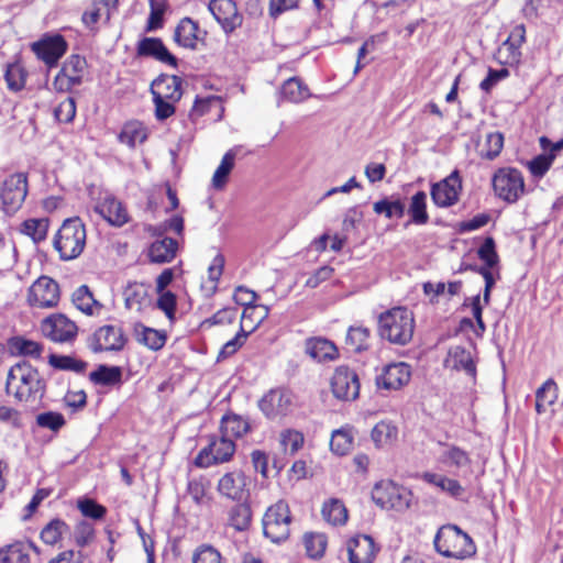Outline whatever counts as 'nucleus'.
Listing matches in <instances>:
<instances>
[{
	"instance_id": "obj_36",
	"label": "nucleus",
	"mask_w": 563,
	"mask_h": 563,
	"mask_svg": "<svg viewBox=\"0 0 563 563\" xmlns=\"http://www.w3.org/2000/svg\"><path fill=\"white\" fill-rule=\"evenodd\" d=\"M268 307L263 305H253L244 308L241 319V325H244L250 334L268 317Z\"/></svg>"
},
{
	"instance_id": "obj_47",
	"label": "nucleus",
	"mask_w": 563,
	"mask_h": 563,
	"mask_svg": "<svg viewBox=\"0 0 563 563\" xmlns=\"http://www.w3.org/2000/svg\"><path fill=\"white\" fill-rule=\"evenodd\" d=\"M48 364L56 369L71 371L75 373H84L87 367L86 362L76 360L69 355L51 354L48 356Z\"/></svg>"
},
{
	"instance_id": "obj_7",
	"label": "nucleus",
	"mask_w": 563,
	"mask_h": 563,
	"mask_svg": "<svg viewBox=\"0 0 563 563\" xmlns=\"http://www.w3.org/2000/svg\"><path fill=\"white\" fill-rule=\"evenodd\" d=\"M291 515L285 500H278L268 507L263 517V530L266 538L275 543L288 539L290 534Z\"/></svg>"
},
{
	"instance_id": "obj_64",
	"label": "nucleus",
	"mask_w": 563,
	"mask_h": 563,
	"mask_svg": "<svg viewBox=\"0 0 563 563\" xmlns=\"http://www.w3.org/2000/svg\"><path fill=\"white\" fill-rule=\"evenodd\" d=\"M78 508L85 517L92 519H102L107 512L106 507L92 499H85L78 503Z\"/></svg>"
},
{
	"instance_id": "obj_28",
	"label": "nucleus",
	"mask_w": 563,
	"mask_h": 563,
	"mask_svg": "<svg viewBox=\"0 0 563 563\" xmlns=\"http://www.w3.org/2000/svg\"><path fill=\"white\" fill-rule=\"evenodd\" d=\"M177 247L178 243L173 238L154 241L148 247L150 262L155 264L170 263L176 256Z\"/></svg>"
},
{
	"instance_id": "obj_41",
	"label": "nucleus",
	"mask_w": 563,
	"mask_h": 563,
	"mask_svg": "<svg viewBox=\"0 0 563 563\" xmlns=\"http://www.w3.org/2000/svg\"><path fill=\"white\" fill-rule=\"evenodd\" d=\"M283 98L290 102H301L309 96L308 87L298 78L294 77L286 80L282 87Z\"/></svg>"
},
{
	"instance_id": "obj_4",
	"label": "nucleus",
	"mask_w": 563,
	"mask_h": 563,
	"mask_svg": "<svg viewBox=\"0 0 563 563\" xmlns=\"http://www.w3.org/2000/svg\"><path fill=\"white\" fill-rule=\"evenodd\" d=\"M434 548L441 555L454 559H466L476 553L472 538L454 525L439 529L434 538Z\"/></svg>"
},
{
	"instance_id": "obj_48",
	"label": "nucleus",
	"mask_w": 563,
	"mask_h": 563,
	"mask_svg": "<svg viewBox=\"0 0 563 563\" xmlns=\"http://www.w3.org/2000/svg\"><path fill=\"white\" fill-rule=\"evenodd\" d=\"M68 530V526L60 519L51 520L41 531V539L44 543L54 545Z\"/></svg>"
},
{
	"instance_id": "obj_61",
	"label": "nucleus",
	"mask_w": 563,
	"mask_h": 563,
	"mask_svg": "<svg viewBox=\"0 0 563 563\" xmlns=\"http://www.w3.org/2000/svg\"><path fill=\"white\" fill-rule=\"evenodd\" d=\"M54 115L59 122L69 123L76 115V102L71 97L62 101L54 110Z\"/></svg>"
},
{
	"instance_id": "obj_29",
	"label": "nucleus",
	"mask_w": 563,
	"mask_h": 563,
	"mask_svg": "<svg viewBox=\"0 0 563 563\" xmlns=\"http://www.w3.org/2000/svg\"><path fill=\"white\" fill-rule=\"evenodd\" d=\"M250 430L251 424L249 419L233 412L222 417L219 429L221 434L231 439L242 438L250 432Z\"/></svg>"
},
{
	"instance_id": "obj_62",
	"label": "nucleus",
	"mask_w": 563,
	"mask_h": 563,
	"mask_svg": "<svg viewBox=\"0 0 563 563\" xmlns=\"http://www.w3.org/2000/svg\"><path fill=\"white\" fill-rule=\"evenodd\" d=\"M159 297L157 299V308L161 309L165 316L170 320H175V313H176V296L172 291L167 290L164 292H158Z\"/></svg>"
},
{
	"instance_id": "obj_38",
	"label": "nucleus",
	"mask_w": 563,
	"mask_h": 563,
	"mask_svg": "<svg viewBox=\"0 0 563 563\" xmlns=\"http://www.w3.org/2000/svg\"><path fill=\"white\" fill-rule=\"evenodd\" d=\"M408 213L412 223L418 225L428 223L429 214L427 212V194L424 191H418L411 197Z\"/></svg>"
},
{
	"instance_id": "obj_15",
	"label": "nucleus",
	"mask_w": 563,
	"mask_h": 563,
	"mask_svg": "<svg viewBox=\"0 0 563 563\" xmlns=\"http://www.w3.org/2000/svg\"><path fill=\"white\" fill-rule=\"evenodd\" d=\"M208 9L227 34L234 32L243 23V15L233 0H211Z\"/></svg>"
},
{
	"instance_id": "obj_17",
	"label": "nucleus",
	"mask_w": 563,
	"mask_h": 563,
	"mask_svg": "<svg viewBox=\"0 0 563 563\" xmlns=\"http://www.w3.org/2000/svg\"><path fill=\"white\" fill-rule=\"evenodd\" d=\"M331 388L335 398L354 400L360 394L358 376L347 366H339L332 376Z\"/></svg>"
},
{
	"instance_id": "obj_6",
	"label": "nucleus",
	"mask_w": 563,
	"mask_h": 563,
	"mask_svg": "<svg viewBox=\"0 0 563 563\" xmlns=\"http://www.w3.org/2000/svg\"><path fill=\"white\" fill-rule=\"evenodd\" d=\"M495 196L507 202H517L526 192L522 173L515 167H500L492 177Z\"/></svg>"
},
{
	"instance_id": "obj_45",
	"label": "nucleus",
	"mask_w": 563,
	"mask_h": 563,
	"mask_svg": "<svg viewBox=\"0 0 563 563\" xmlns=\"http://www.w3.org/2000/svg\"><path fill=\"white\" fill-rule=\"evenodd\" d=\"M49 221L47 218L29 219L21 224V232L29 235L35 243L45 240Z\"/></svg>"
},
{
	"instance_id": "obj_46",
	"label": "nucleus",
	"mask_w": 563,
	"mask_h": 563,
	"mask_svg": "<svg viewBox=\"0 0 563 563\" xmlns=\"http://www.w3.org/2000/svg\"><path fill=\"white\" fill-rule=\"evenodd\" d=\"M27 73L20 63H12L7 65L4 79L8 88L11 91H20L25 86Z\"/></svg>"
},
{
	"instance_id": "obj_58",
	"label": "nucleus",
	"mask_w": 563,
	"mask_h": 563,
	"mask_svg": "<svg viewBox=\"0 0 563 563\" xmlns=\"http://www.w3.org/2000/svg\"><path fill=\"white\" fill-rule=\"evenodd\" d=\"M478 257L485 262L486 267H494L498 264L499 257L496 252L495 240L487 236L477 251Z\"/></svg>"
},
{
	"instance_id": "obj_3",
	"label": "nucleus",
	"mask_w": 563,
	"mask_h": 563,
	"mask_svg": "<svg viewBox=\"0 0 563 563\" xmlns=\"http://www.w3.org/2000/svg\"><path fill=\"white\" fill-rule=\"evenodd\" d=\"M86 227L78 218L66 219L54 236V247L63 261L77 258L86 246Z\"/></svg>"
},
{
	"instance_id": "obj_22",
	"label": "nucleus",
	"mask_w": 563,
	"mask_h": 563,
	"mask_svg": "<svg viewBox=\"0 0 563 563\" xmlns=\"http://www.w3.org/2000/svg\"><path fill=\"white\" fill-rule=\"evenodd\" d=\"M139 57H152L161 63L177 67V58L168 51L159 37H143L136 45Z\"/></svg>"
},
{
	"instance_id": "obj_24",
	"label": "nucleus",
	"mask_w": 563,
	"mask_h": 563,
	"mask_svg": "<svg viewBox=\"0 0 563 563\" xmlns=\"http://www.w3.org/2000/svg\"><path fill=\"white\" fill-rule=\"evenodd\" d=\"M439 444L442 446V451L438 461L443 466L453 468L455 474H460V472L471 467L472 459L467 451L451 443L439 442Z\"/></svg>"
},
{
	"instance_id": "obj_37",
	"label": "nucleus",
	"mask_w": 563,
	"mask_h": 563,
	"mask_svg": "<svg viewBox=\"0 0 563 563\" xmlns=\"http://www.w3.org/2000/svg\"><path fill=\"white\" fill-rule=\"evenodd\" d=\"M89 378L97 385L113 386L121 382L122 369L119 366L100 365L89 374Z\"/></svg>"
},
{
	"instance_id": "obj_53",
	"label": "nucleus",
	"mask_w": 563,
	"mask_h": 563,
	"mask_svg": "<svg viewBox=\"0 0 563 563\" xmlns=\"http://www.w3.org/2000/svg\"><path fill=\"white\" fill-rule=\"evenodd\" d=\"M307 554L312 559L321 558L325 551L327 539L321 533H309L305 536Z\"/></svg>"
},
{
	"instance_id": "obj_59",
	"label": "nucleus",
	"mask_w": 563,
	"mask_h": 563,
	"mask_svg": "<svg viewBox=\"0 0 563 563\" xmlns=\"http://www.w3.org/2000/svg\"><path fill=\"white\" fill-rule=\"evenodd\" d=\"M554 161V154H542L529 162L528 167L534 177H543Z\"/></svg>"
},
{
	"instance_id": "obj_2",
	"label": "nucleus",
	"mask_w": 563,
	"mask_h": 563,
	"mask_svg": "<svg viewBox=\"0 0 563 563\" xmlns=\"http://www.w3.org/2000/svg\"><path fill=\"white\" fill-rule=\"evenodd\" d=\"M415 318L405 307L393 308L378 318V334L391 344L406 345L412 339Z\"/></svg>"
},
{
	"instance_id": "obj_56",
	"label": "nucleus",
	"mask_w": 563,
	"mask_h": 563,
	"mask_svg": "<svg viewBox=\"0 0 563 563\" xmlns=\"http://www.w3.org/2000/svg\"><path fill=\"white\" fill-rule=\"evenodd\" d=\"M485 146L487 150H483L481 152V156L489 161L495 159L500 154L504 146L503 134L499 132L488 133L486 136Z\"/></svg>"
},
{
	"instance_id": "obj_44",
	"label": "nucleus",
	"mask_w": 563,
	"mask_h": 563,
	"mask_svg": "<svg viewBox=\"0 0 563 563\" xmlns=\"http://www.w3.org/2000/svg\"><path fill=\"white\" fill-rule=\"evenodd\" d=\"M73 302L77 309L88 316H92L95 313L93 307L98 309L101 308V305L93 298L91 291L86 285H82L75 290L73 294Z\"/></svg>"
},
{
	"instance_id": "obj_42",
	"label": "nucleus",
	"mask_w": 563,
	"mask_h": 563,
	"mask_svg": "<svg viewBox=\"0 0 563 563\" xmlns=\"http://www.w3.org/2000/svg\"><path fill=\"white\" fill-rule=\"evenodd\" d=\"M398 435V429L387 421L378 422L372 430L371 437L377 448L391 444Z\"/></svg>"
},
{
	"instance_id": "obj_55",
	"label": "nucleus",
	"mask_w": 563,
	"mask_h": 563,
	"mask_svg": "<svg viewBox=\"0 0 563 563\" xmlns=\"http://www.w3.org/2000/svg\"><path fill=\"white\" fill-rule=\"evenodd\" d=\"M120 142L134 147L146 140V133L142 128L135 124H126L119 135Z\"/></svg>"
},
{
	"instance_id": "obj_34",
	"label": "nucleus",
	"mask_w": 563,
	"mask_h": 563,
	"mask_svg": "<svg viewBox=\"0 0 563 563\" xmlns=\"http://www.w3.org/2000/svg\"><path fill=\"white\" fill-rule=\"evenodd\" d=\"M30 547L23 542H14L0 550V563H30Z\"/></svg>"
},
{
	"instance_id": "obj_63",
	"label": "nucleus",
	"mask_w": 563,
	"mask_h": 563,
	"mask_svg": "<svg viewBox=\"0 0 563 563\" xmlns=\"http://www.w3.org/2000/svg\"><path fill=\"white\" fill-rule=\"evenodd\" d=\"M87 68V62L86 58L79 55H71L67 58V60L64 63L60 70L64 73L74 76V77H81Z\"/></svg>"
},
{
	"instance_id": "obj_12",
	"label": "nucleus",
	"mask_w": 563,
	"mask_h": 563,
	"mask_svg": "<svg viewBox=\"0 0 563 563\" xmlns=\"http://www.w3.org/2000/svg\"><path fill=\"white\" fill-rule=\"evenodd\" d=\"M59 301V286L48 276H41L29 288L27 302L32 307L52 308Z\"/></svg>"
},
{
	"instance_id": "obj_43",
	"label": "nucleus",
	"mask_w": 563,
	"mask_h": 563,
	"mask_svg": "<svg viewBox=\"0 0 563 563\" xmlns=\"http://www.w3.org/2000/svg\"><path fill=\"white\" fill-rule=\"evenodd\" d=\"M238 503L229 512V525L238 531H244L250 527L252 511L245 503Z\"/></svg>"
},
{
	"instance_id": "obj_50",
	"label": "nucleus",
	"mask_w": 563,
	"mask_h": 563,
	"mask_svg": "<svg viewBox=\"0 0 563 563\" xmlns=\"http://www.w3.org/2000/svg\"><path fill=\"white\" fill-rule=\"evenodd\" d=\"M497 62L501 65L514 66L521 59L520 48L512 43L505 41L496 52Z\"/></svg>"
},
{
	"instance_id": "obj_27",
	"label": "nucleus",
	"mask_w": 563,
	"mask_h": 563,
	"mask_svg": "<svg viewBox=\"0 0 563 563\" xmlns=\"http://www.w3.org/2000/svg\"><path fill=\"white\" fill-rule=\"evenodd\" d=\"M306 353L317 362H331L338 358L335 344L324 338H311L306 341Z\"/></svg>"
},
{
	"instance_id": "obj_18",
	"label": "nucleus",
	"mask_w": 563,
	"mask_h": 563,
	"mask_svg": "<svg viewBox=\"0 0 563 563\" xmlns=\"http://www.w3.org/2000/svg\"><path fill=\"white\" fill-rule=\"evenodd\" d=\"M207 31L200 29L198 22L191 18H183L174 31V41L181 47L191 51L198 49V45H206Z\"/></svg>"
},
{
	"instance_id": "obj_8",
	"label": "nucleus",
	"mask_w": 563,
	"mask_h": 563,
	"mask_svg": "<svg viewBox=\"0 0 563 563\" xmlns=\"http://www.w3.org/2000/svg\"><path fill=\"white\" fill-rule=\"evenodd\" d=\"M236 450L233 439L223 434L210 437L209 444L195 459V465L207 468L232 460Z\"/></svg>"
},
{
	"instance_id": "obj_10",
	"label": "nucleus",
	"mask_w": 563,
	"mask_h": 563,
	"mask_svg": "<svg viewBox=\"0 0 563 563\" xmlns=\"http://www.w3.org/2000/svg\"><path fill=\"white\" fill-rule=\"evenodd\" d=\"M258 407L266 418L271 420L282 419L292 411L295 397L286 388L271 389L261 398Z\"/></svg>"
},
{
	"instance_id": "obj_5",
	"label": "nucleus",
	"mask_w": 563,
	"mask_h": 563,
	"mask_svg": "<svg viewBox=\"0 0 563 563\" xmlns=\"http://www.w3.org/2000/svg\"><path fill=\"white\" fill-rule=\"evenodd\" d=\"M372 499L383 509L404 512L410 508L413 495L411 490L393 481H380L373 487Z\"/></svg>"
},
{
	"instance_id": "obj_35",
	"label": "nucleus",
	"mask_w": 563,
	"mask_h": 563,
	"mask_svg": "<svg viewBox=\"0 0 563 563\" xmlns=\"http://www.w3.org/2000/svg\"><path fill=\"white\" fill-rule=\"evenodd\" d=\"M322 517L333 526L344 525L347 520V509L343 501L331 498L323 504Z\"/></svg>"
},
{
	"instance_id": "obj_25",
	"label": "nucleus",
	"mask_w": 563,
	"mask_h": 563,
	"mask_svg": "<svg viewBox=\"0 0 563 563\" xmlns=\"http://www.w3.org/2000/svg\"><path fill=\"white\" fill-rule=\"evenodd\" d=\"M347 552L351 563H372L377 548L372 537L360 534L349 541Z\"/></svg>"
},
{
	"instance_id": "obj_31",
	"label": "nucleus",
	"mask_w": 563,
	"mask_h": 563,
	"mask_svg": "<svg viewBox=\"0 0 563 563\" xmlns=\"http://www.w3.org/2000/svg\"><path fill=\"white\" fill-rule=\"evenodd\" d=\"M239 146L230 148L222 157L220 165L212 177V186L221 190L228 183L229 176L234 167V161L238 155Z\"/></svg>"
},
{
	"instance_id": "obj_9",
	"label": "nucleus",
	"mask_w": 563,
	"mask_h": 563,
	"mask_svg": "<svg viewBox=\"0 0 563 563\" xmlns=\"http://www.w3.org/2000/svg\"><path fill=\"white\" fill-rule=\"evenodd\" d=\"M27 195V175L13 173L4 178L0 186V200L7 213L16 212Z\"/></svg>"
},
{
	"instance_id": "obj_23",
	"label": "nucleus",
	"mask_w": 563,
	"mask_h": 563,
	"mask_svg": "<svg viewBox=\"0 0 563 563\" xmlns=\"http://www.w3.org/2000/svg\"><path fill=\"white\" fill-rule=\"evenodd\" d=\"M119 0H92L82 13L81 21L87 29L97 31V23L102 19L108 22L113 11L118 10Z\"/></svg>"
},
{
	"instance_id": "obj_57",
	"label": "nucleus",
	"mask_w": 563,
	"mask_h": 563,
	"mask_svg": "<svg viewBox=\"0 0 563 563\" xmlns=\"http://www.w3.org/2000/svg\"><path fill=\"white\" fill-rule=\"evenodd\" d=\"M192 563H224L221 553L209 544L197 548L192 556Z\"/></svg>"
},
{
	"instance_id": "obj_33",
	"label": "nucleus",
	"mask_w": 563,
	"mask_h": 563,
	"mask_svg": "<svg viewBox=\"0 0 563 563\" xmlns=\"http://www.w3.org/2000/svg\"><path fill=\"white\" fill-rule=\"evenodd\" d=\"M558 385L552 379L545 380L536 391V410L538 413L545 412L549 406H552L558 399Z\"/></svg>"
},
{
	"instance_id": "obj_19",
	"label": "nucleus",
	"mask_w": 563,
	"mask_h": 563,
	"mask_svg": "<svg viewBox=\"0 0 563 563\" xmlns=\"http://www.w3.org/2000/svg\"><path fill=\"white\" fill-rule=\"evenodd\" d=\"M217 489L222 497L243 501L249 497L247 477L241 471L225 473L218 482Z\"/></svg>"
},
{
	"instance_id": "obj_52",
	"label": "nucleus",
	"mask_w": 563,
	"mask_h": 563,
	"mask_svg": "<svg viewBox=\"0 0 563 563\" xmlns=\"http://www.w3.org/2000/svg\"><path fill=\"white\" fill-rule=\"evenodd\" d=\"M249 335L250 331H246L244 325H240V331L235 334V336L229 340L220 350L218 360L228 358L236 353L238 350L243 346Z\"/></svg>"
},
{
	"instance_id": "obj_51",
	"label": "nucleus",
	"mask_w": 563,
	"mask_h": 563,
	"mask_svg": "<svg viewBox=\"0 0 563 563\" xmlns=\"http://www.w3.org/2000/svg\"><path fill=\"white\" fill-rule=\"evenodd\" d=\"M353 444V435L349 430L340 429L332 432L330 448L338 455L346 454Z\"/></svg>"
},
{
	"instance_id": "obj_16",
	"label": "nucleus",
	"mask_w": 563,
	"mask_h": 563,
	"mask_svg": "<svg viewBox=\"0 0 563 563\" xmlns=\"http://www.w3.org/2000/svg\"><path fill=\"white\" fill-rule=\"evenodd\" d=\"M36 57L43 60L48 67L56 66L68 48L66 40L59 35L44 36L31 46Z\"/></svg>"
},
{
	"instance_id": "obj_21",
	"label": "nucleus",
	"mask_w": 563,
	"mask_h": 563,
	"mask_svg": "<svg viewBox=\"0 0 563 563\" xmlns=\"http://www.w3.org/2000/svg\"><path fill=\"white\" fill-rule=\"evenodd\" d=\"M95 211L113 227H122L130 221L126 208L111 194H104L95 206Z\"/></svg>"
},
{
	"instance_id": "obj_13",
	"label": "nucleus",
	"mask_w": 563,
	"mask_h": 563,
	"mask_svg": "<svg viewBox=\"0 0 563 563\" xmlns=\"http://www.w3.org/2000/svg\"><path fill=\"white\" fill-rule=\"evenodd\" d=\"M41 330L46 338L58 343H71L78 333L77 324L63 313L45 318L42 321Z\"/></svg>"
},
{
	"instance_id": "obj_40",
	"label": "nucleus",
	"mask_w": 563,
	"mask_h": 563,
	"mask_svg": "<svg viewBox=\"0 0 563 563\" xmlns=\"http://www.w3.org/2000/svg\"><path fill=\"white\" fill-rule=\"evenodd\" d=\"M371 332L365 327H350L345 344L346 346L356 353L363 352L369 346Z\"/></svg>"
},
{
	"instance_id": "obj_49",
	"label": "nucleus",
	"mask_w": 563,
	"mask_h": 563,
	"mask_svg": "<svg viewBox=\"0 0 563 563\" xmlns=\"http://www.w3.org/2000/svg\"><path fill=\"white\" fill-rule=\"evenodd\" d=\"M373 210L377 214H384L387 219L402 218L405 214V203L401 200H389L387 198L376 201Z\"/></svg>"
},
{
	"instance_id": "obj_60",
	"label": "nucleus",
	"mask_w": 563,
	"mask_h": 563,
	"mask_svg": "<svg viewBox=\"0 0 563 563\" xmlns=\"http://www.w3.org/2000/svg\"><path fill=\"white\" fill-rule=\"evenodd\" d=\"M236 316V309L223 308L217 311L212 317L203 320L200 324L201 329L210 328L216 324L232 323Z\"/></svg>"
},
{
	"instance_id": "obj_14",
	"label": "nucleus",
	"mask_w": 563,
	"mask_h": 563,
	"mask_svg": "<svg viewBox=\"0 0 563 563\" xmlns=\"http://www.w3.org/2000/svg\"><path fill=\"white\" fill-rule=\"evenodd\" d=\"M462 191V179L457 169L431 186V198L435 206L448 208L455 205Z\"/></svg>"
},
{
	"instance_id": "obj_11",
	"label": "nucleus",
	"mask_w": 563,
	"mask_h": 563,
	"mask_svg": "<svg viewBox=\"0 0 563 563\" xmlns=\"http://www.w3.org/2000/svg\"><path fill=\"white\" fill-rule=\"evenodd\" d=\"M125 344L123 330L112 324L100 327L88 338V346L93 353L119 352Z\"/></svg>"
},
{
	"instance_id": "obj_1",
	"label": "nucleus",
	"mask_w": 563,
	"mask_h": 563,
	"mask_svg": "<svg viewBox=\"0 0 563 563\" xmlns=\"http://www.w3.org/2000/svg\"><path fill=\"white\" fill-rule=\"evenodd\" d=\"M45 388L38 371L26 361L14 364L8 372L5 391L19 401L42 399Z\"/></svg>"
},
{
	"instance_id": "obj_32",
	"label": "nucleus",
	"mask_w": 563,
	"mask_h": 563,
	"mask_svg": "<svg viewBox=\"0 0 563 563\" xmlns=\"http://www.w3.org/2000/svg\"><path fill=\"white\" fill-rule=\"evenodd\" d=\"M134 332L137 341L153 351L161 350L166 343V335L163 332L141 323L135 324Z\"/></svg>"
},
{
	"instance_id": "obj_39",
	"label": "nucleus",
	"mask_w": 563,
	"mask_h": 563,
	"mask_svg": "<svg viewBox=\"0 0 563 563\" xmlns=\"http://www.w3.org/2000/svg\"><path fill=\"white\" fill-rule=\"evenodd\" d=\"M9 349L12 354L31 356L35 358H40L43 351V346L40 343L24 339L22 336H14L10 339Z\"/></svg>"
},
{
	"instance_id": "obj_26",
	"label": "nucleus",
	"mask_w": 563,
	"mask_h": 563,
	"mask_svg": "<svg viewBox=\"0 0 563 563\" xmlns=\"http://www.w3.org/2000/svg\"><path fill=\"white\" fill-rule=\"evenodd\" d=\"M153 97L179 101L183 95L181 78L175 75H161L151 85Z\"/></svg>"
},
{
	"instance_id": "obj_30",
	"label": "nucleus",
	"mask_w": 563,
	"mask_h": 563,
	"mask_svg": "<svg viewBox=\"0 0 563 563\" xmlns=\"http://www.w3.org/2000/svg\"><path fill=\"white\" fill-rule=\"evenodd\" d=\"M446 364L456 371H464L468 376L475 377L476 365L473 361L471 352L461 345L450 349Z\"/></svg>"
},
{
	"instance_id": "obj_20",
	"label": "nucleus",
	"mask_w": 563,
	"mask_h": 563,
	"mask_svg": "<svg viewBox=\"0 0 563 563\" xmlns=\"http://www.w3.org/2000/svg\"><path fill=\"white\" fill-rule=\"evenodd\" d=\"M411 367L405 362L391 363L384 367L383 373L376 377L378 388L398 390L410 382Z\"/></svg>"
},
{
	"instance_id": "obj_54",
	"label": "nucleus",
	"mask_w": 563,
	"mask_h": 563,
	"mask_svg": "<svg viewBox=\"0 0 563 563\" xmlns=\"http://www.w3.org/2000/svg\"><path fill=\"white\" fill-rule=\"evenodd\" d=\"M36 423L41 428L57 432L65 426L66 421L62 413L46 411L36 416Z\"/></svg>"
}]
</instances>
